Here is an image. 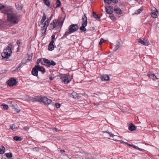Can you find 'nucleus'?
<instances>
[{
  "instance_id": "nucleus-1",
  "label": "nucleus",
  "mask_w": 159,
  "mask_h": 159,
  "mask_svg": "<svg viewBox=\"0 0 159 159\" xmlns=\"http://www.w3.org/2000/svg\"><path fill=\"white\" fill-rule=\"evenodd\" d=\"M4 14H7V19L8 21L12 24L15 25L17 24L20 21L19 17L16 14L12 13H8L5 11L3 12Z\"/></svg>"
},
{
  "instance_id": "nucleus-2",
  "label": "nucleus",
  "mask_w": 159,
  "mask_h": 159,
  "mask_svg": "<svg viewBox=\"0 0 159 159\" xmlns=\"http://www.w3.org/2000/svg\"><path fill=\"white\" fill-rule=\"evenodd\" d=\"M46 19V16L44 13H43L42 18L40 21L39 24V25L42 28H43V30L44 29L46 30L48 25L50 23L51 19L48 18L46 21L44 22L45 20ZM41 30H43L42 29Z\"/></svg>"
},
{
  "instance_id": "nucleus-3",
  "label": "nucleus",
  "mask_w": 159,
  "mask_h": 159,
  "mask_svg": "<svg viewBox=\"0 0 159 159\" xmlns=\"http://www.w3.org/2000/svg\"><path fill=\"white\" fill-rule=\"evenodd\" d=\"M11 53L12 51L11 48L8 46L6 49H4V52L2 53V55L3 58H8L11 56Z\"/></svg>"
},
{
  "instance_id": "nucleus-4",
  "label": "nucleus",
  "mask_w": 159,
  "mask_h": 159,
  "mask_svg": "<svg viewBox=\"0 0 159 159\" xmlns=\"http://www.w3.org/2000/svg\"><path fill=\"white\" fill-rule=\"evenodd\" d=\"M64 22V20L62 21V23L59 25V27L61 29V27L63 23ZM59 23L58 22V20H54L52 22L49 26V30H51L54 29L55 27L57 26H59Z\"/></svg>"
},
{
  "instance_id": "nucleus-5",
  "label": "nucleus",
  "mask_w": 159,
  "mask_h": 159,
  "mask_svg": "<svg viewBox=\"0 0 159 159\" xmlns=\"http://www.w3.org/2000/svg\"><path fill=\"white\" fill-rule=\"evenodd\" d=\"M82 25L80 28V30H86L85 27L87 24V17L85 14H84V16L82 17Z\"/></svg>"
},
{
  "instance_id": "nucleus-6",
  "label": "nucleus",
  "mask_w": 159,
  "mask_h": 159,
  "mask_svg": "<svg viewBox=\"0 0 159 159\" xmlns=\"http://www.w3.org/2000/svg\"><path fill=\"white\" fill-rule=\"evenodd\" d=\"M62 81L65 84H67L71 80L69 75H64L62 76L61 78Z\"/></svg>"
},
{
  "instance_id": "nucleus-7",
  "label": "nucleus",
  "mask_w": 159,
  "mask_h": 159,
  "mask_svg": "<svg viewBox=\"0 0 159 159\" xmlns=\"http://www.w3.org/2000/svg\"><path fill=\"white\" fill-rule=\"evenodd\" d=\"M16 83L17 82L16 79L13 78H12L7 81L8 84L11 86H13L16 85Z\"/></svg>"
},
{
  "instance_id": "nucleus-8",
  "label": "nucleus",
  "mask_w": 159,
  "mask_h": 159,
  "mask_svg": "<svg viewBox=\"0 0 159 159\" xmlns=\"http://www.w3.org/2000/svg\"><path fill=\"white\" fill-rule=\"evenodd\" d=\"M40 100L43 102L45 104L48 105L52 102V100L46 97H42L40 98Z\"/></svg>"
},
{
  "instance_id": "nucleus-9",
  "label": "nucleus",
  "mask_w": 159,
  "mask_h": 159,
  "mask_svg": "<svg viewBox=\"0 0 159 159\" xmlns=\"http://www.w3.org/2000/svg\"><path fill=\"white\" fill-rule=\"evenodd\" d=\"M38 70L37 66H35L32 70V74L34 76H37L38 75Z\"/></svg>"
},
{
  "instance_id": "nucleus-10",
  "label": "nucleus",
  "mask_w": 159,
  "mask_h": 159,
  "mask_svg": "<svg viewBox=\"0 0 159 159\" xmlns=\"http://www.w3.org/2000/svg\"><path fill=\"white\" fill-rule=\"evenodd\" d=\"M79 26L77 24H72L69 27L68 30H78Z\"/></svg>"
},
{
  "instance_id": "nucleus-11",
  "label": "nucleus",
  "mask_w": 159,
  "mask_h": 159,
  "mask_svg": "<svg viewBox=\"0 0 159 159\" xmlns=\"http://www.w3.org/2000/svg\"><path fill=\"white\" fill-rule=\"evenodd\" d=\"M138 42L142 44L144 46H148L149 44V42L148 40H146L145 41L141 39H138Z\"/></svg>"
},
{
  "instance_id": "nucleus-12",
  "label": "nucleus",
  "mask_w": 159,
  "mask_h": 159,
  "mask_svg": "<svg viewBox=\"0 0 159 159\" xmlns=\"http://www.w3.org/2000/svg\"><path fill=\"white\" fill-rule=\"evenodd\" d=\"M54 41H51L50 43L48 46V49L49 50L52 51L55 48V46L53 44L54 43Z\"/></svg>"
},
{
  "instance_id": "nucleus-13",
  "label": "nucleus",
  "mask_w": 159,
  "mask_h": 159,
  "mask_svg": "<svg viewBox=\"0 0 159 159\" xmlns=\"http://www.w3.org/2000/svg\"><path fill=\"white\" fill-rule=\"evenodd\" d=\"M106 12L108 14H112L113 12V8L110 6H106Z\"/></svg>"
},
{
  "instance_id": "nucleus-14",
  "label": "nucleus",
  "mask_w": 159,
  "mask_h": 159,
  "mask_svg": "<svg viewBox=\"0 0 159 159\" xmlns=\"http://www.w3.org/2000/svg\"><path fill=\"white\" fill-rule=\"evenodd\" d=\"M114 11L118 15H121L122 14V11L121 9L118 7H115L114 8Z\"/></svg>"
},
{
  "instance_id": "nucleus-15",
  "label": "nucleus",
  "mask_w": 159,
  "mask_h": 159,
  "mask_svg": "<svg viewBox=\"0 0 159 159\" xmlns=\"http://www.w3.org/2000/svg\"><path fill=\"white\" fill-rule=\"evenodd\" d=\"M7 21H1L0 22V29L8 26Z\"/></svg>"
},
{
  "instance_id": "nucleus-16",
  "label": "nucleus",
  "mask_w": 159,
  "mask_h": 159,
  "mask_svg": "<svg viewBox=\"0 0 159 159\" xmlns=\"http://www.w3.org/2000/svg\"><path fill=\"white\" fill-rule=\"evenodd\" d=\"M38 71L39 70L42 72L43 74H44L45 72V69L43 67L40 66L39 65H37Z\"/></svg>"
},
{
  "instance_id": "nucleus-17",
  "label": "nucleus",
  "mask_w": 159,
  "mask_h": 159,
  "mask_svg": "<svg viewBox=\"0 0 159 159\" xmlns=\"http://www.w3.org/2000/svg\"><path fill=\"white\" fill-rule=\"evenodd\" d=\"M128 129L130 131H134L136 129L135 126L133 124L130 123Z\"/></svg>"
},
{
  "instance_id": "nucleus-18",
  "label": "nucleus",
  "mask_w": 159,
  "mask_h": 159,
  "mask_svg": "<svg viewBox=\"0 0 159 159\" xmlns=\"http://www.w3.org/2000/svg\"><path fill=\"white\" fill-rule=\"evenodd\" d=\"M43 61L45 63V64H44V65H45L46 66H50V61H49L47 59L43 58Z\"/></svg>"
},
{
  "instance_id": "nucleus-19",
  "label": "nucleus",
  "mask_w": 159,
  "mask_h": 159,
  "mask_svg": "<svg viewBox=\"0 0 159 159\" xmlns=\"http://www.w3.org/2000/svg\"><path fill=\"white\" fill-rule=\"evenodd\" d=\"M101 80L102 81H107L109 80V77L107 75H104L101 77Z\"/></svg>"
},
{
  "instance_id": "nucleus-20",
  "label": "nucleus",
  "mask_w": 159,
  "mask_h": 159,
  "mask_svg": "<svg viewBox=\"0 0 159 159\" xmlns=\"http://www.w3.org/2000/svg\"><path fill=\"white\" fill-rule=\"evenodd\" d=\"M156 11L152 12L151 15V16L153 18H157V14L158 13V11L157 9H155Z\"/></svg>"
},
{
  "instance_id": "nucleus-21",
  "label": "nucleus",
  "mask_w": 159,
  "mask_h": 159,
  "mask_svg": "<svg viewBox=\"0 0 159 159\" xmlns=\"http://www.w3.org/2000/svg\"><path fill=\"white\" fill-rule=\"evenodd\" d=\"M76 30H69V31H66L65 34L64 35L63 37H66L67 36V35L68 34H71V33L73 32L74 31H75Z\"/></svg>"
},
{
  "instance_id": "nucleus-22",
  "label": "nucleus",
  "mask_w": 159,
  "mask_h": 159,
  "mask_svg": "<svg viewBox=\"0 0 159 159\" xmlns=\"http://www.w3.org/2000/svg\"><path fill=\"white\" fill-rule=\"evenodd\" d=\"M16 6L17 9L18 10H21L23 7L22 6H21L20 4H19L18 3L16 4Z\"/></svg>"
},
{
  "instance_id": "nucleus-23",
  "label": "nucleus",
  "mask_w": 159,
  "mask_h": 159,
  "mask_svg": "<svg viewBox=\"0 0 159 159\" xmlns=\"http://www.w3.org/2000/svg\"><path fill=\"white\" fill-rule=\"evenodd\" d=\"M14 139L15 141H21L22 140V138L20 137L15 136L13 138Z\"/></svg>"
},
{
  "instance_id": "nucleus-24",
  "label": "nucleus",
  "mask_w": 159,
  "mask_h": 159,
  "mask_svg": "<svg viewBox=\"0 0 159 159\" xmlns=\"http://www.w3.org/2000/svg\"><path fill=\"white\" fill-rule=\"evenodd\" d=\"M10 128L14 131H15L18 129L17 127H16L15 124H13L12 126H11Z\"/></svg>"
},
{
  "instance_id": "nucleus-25",
  "label": "nucleus",
  "mask_w": 159,
  "mask_h": 159,
  "mask_svg": "<svg viewBox=\"0 0 159 159\" xmlns=\"http://www.w3.org/2000/svg\"><path fill=\"white\" fill-rule=\"evenodd\" d=\"M71 97L73 98H76L78 97L77 94L75 92H73L71 93Z\"/></svg>"
},
{
  "instance_id": "nucleus-26",
  "label": "nucleus",
  "mask_w": 159,
  "mask_h": 159,
  "mask_svg": "<svg viewBox=\"0 0 159 159\" xmlns=\"http://www.w3.org/2000/svg\"><path fill=\"white\" fill-rule=\"evenodd\" d=\"M5 149L4 147L2 146V148H0V154H3L5 152Z\"/></svg>"
},
{
  "instance_id": "nucleus-27",
  "label": "nucleus",
  "mask_w": 159,
  "mask_h": 159,
  "mask_svg": "<svg viewBox=\"0 0 159 159\" xmlns=\"http://www.w3.org/2000/svg\"><path fill=\"white\" fill-rule=\"evenodd\" d=\"M87 157L85 159H96L93 156L89 154H88L87 155Z\"/></svg>"
},
{
  "instance_id": "nucleus-28",
  "label": "nucleus",
  "mask_w": 159,
  "mask_h": 159,
  "mask_svg": "<svg viewBox=\"0 0 159 159\" xmlns=\"http://www.w3.org/2000/svg\"><path fill=\"white\" fill-rule=\"evenodd\" d=\"M56 0V7H59L61 4V2L60 1V0Z\"/></svg>"
},
{
  "instance_id": "nucleus-29",
  "label": "nucleus",
  "mask_w": 159,
  "mask_h": 159,
  "mask_svg": "<svg viewBox=\"0 0 159 159\" xmlns=\"http://www.w3.org/2000/svg\"><path fill=\"white\" fill-rule=\"evenodd\" d=\"M143 9L142 8H141L140 9H138L135 12V14H139L141 12H142V11Z\"/></svg>"
},
{
  "instance_id": "nucleus-30",
  "label": "nucleus",
  "mask_w": 159,
  "mask_h": 159,
  "mask_svg": "<svg viewBox=\"0 0 159 159\" xmlns=\"http://www.w3.org/2000/svg\"><path fill=\"white\" fill-rule=\"evenodd\" d=\"M130 146H132V147H133L134 148L137 149H138V150H141V151H142V150H144L143 149H140V148H139L137 146H136L134 145H129Z\"/></svg>"
},
{
  "instance_id": "nucleus-31",
  "label": "nucleus",
  "mask_w": 159,
  "mask_h": 159,
  "mask_svg": "<svg viewBox=\"0 0 159 159\" xmlns=\"http://www.w3.org/2000/svg\"><path fill=\"white\" fill-rule=\"evenodd\" d=\"M1 106L3 107V108L4 110H7L8 107V105L3 104L1 105Z\"/></svg>"
},
{
  "instance_id": "nucleus-32",
  "label": "nucleus",
  "mask_w": 159,
  "mask_h": 159,
  "mask_svg": "<svg viewBox=\"0 0 159 159\" xmlns=\"http://www.w3.org/2000/svg\"><path fill=\"white\" fill-rule=\"evenodd\" d=\"M111 14L110 15V17L111 19L113 20H116L115 16L111 14Z\"/></svg>"
},
{
  "instance_id": "nucleus-33",
  "label": "nucleus",
  "mask_w": 159,
  "mask_h": 159,
  "mask_svg": "<svg viewBox=\"0 0 159 159\" xmlns=\"http://www.w3.org/2000/svg\"><path fill=\"white\" fill-rule=\"evenodd\" d=\"M149 77L150 78H152V79L157 78L156 76L154 74L151 73V74H149Z\"/></svg>"
},
{
  "instance_id": "nucleus-34",
  "label": "nucleus",
  "mask_w": 159,
  "mask_h": 159,
  "mask_svg": "<svg viewBox=\"0 0 159 159\" xmlns=\"http://www.w3.org/2000/svg\"><path fill=\"white\" fill-rule=\"evenodd\" d=\"M105 3L109 4L111 3L112 0H104Z\"/></svg>"
},
{
  "instance_id": "nucleus-35",
  "label": "nucleus",
  "mask_w": 159,
  "mask_h": 159,
  "mask_svg": "<svg viewBox=\"0 0 159 159\" xmlns=\"http://www.w3.org/2000/svg\"><path fill=\"white\" fill-rule=\"evenodd\" d=\"M6 156L7 157L11 158L12 157V155L11 153H8L6 154Z\"/></svg>"
},
{
  "instance_id": "nucleus-36",
  "label": "nucleus",
  "mask_w": 159,
  "mask_h": 159,
  "mask_svg": "<svg viewBox=\"0 0 159 159\" xmlns=\"http://www.w3.org/2000/svg\"><path fill=\"white\" fill-rule=\"evenodd\" d=\"M119 48V43H118L116 45L115 48L113 50V51H116V50H117Z\"/></svg>"
},
{
  "instance_id": "nucleus-37",
  "label": "nucleus",
  "mask_w": 159,
  "mask_h": 159,
  "mask_svg": "<svg viewBox=\"0 0 159 159\" xmlns=\"http://www.w3.org/2000/svg\"><path fill=\"white\" fill-rule=\"evenodd\" d=\"M5 6L4 5H2V4L0 3V10H1L4 9L5 8Z\"/></svg>"
},
{
  "instance_id": "nucleus-38",
  "label": "nucleus",
  "mask_w": 159,
  "mask_h": 159,
  "mask_svg": "<svg viewBox=\"0 0 159 159\" xmlns=\"http://www.w3.org/2000/svg\"><path fill=\"white\" fill-rule=\"evenodd\" d=\"M56 64V62H54L52 60L51 62H50V66L51 65L53 66H55Z\"/></svg>"
},
{
  "instance_id": "nucleus-39",
  "label": "nucleus",
  "mask_w": 159,
  "mask_h": 159,
  "mask_svg": "<svg viewBox=\"0 0 159 159\" xmlns=\"http://www.w3.org/2000/svg\"><path fill=\"white\" fill-rule=\"evenodd\" d=\"M93 16L95 18H99V17L98 16V15L97 14L93 12Z\"/></svg>"
},
{
  "instance_id": "nucleus-40",
  "label": "nucleus",
  "mask_w": 159,
  "mask_h": 159,
  "mask_svg": "<svg viewBox=\"0 0 159 159\" xmlns=\"http://www.w3.org/2000/svg\"><path fill=\"white\" fill-rule=\"evenodd\" d=\"M16 43L18 45V48H19L20 45L21 44V41L20 40H18L17 41Z\"/></svg>"
},
{
  "instance_id": "nucleus-41",
  "label": "nucleus",
  "mask_w": 159,
  "mask_h": 159,
  "mask_svg": "<svg viewBox=\"0 0 159 159\" xmlns=\"http://www.w3.org/2000/svg\"><path fill=\"white\" fill-rule=\"evenodd\" d=\"M104 40L102 38L100 40V41L99 43V44L100 45H101L104 42Z\"/></svg>"
},
{
  "instance_id": "nucleus-42",
  "label": "nucleus",
  "mask_w": 159,
  "mask_h": 159,
  "mask_svg": "<svg viewBox=\"0 0 159 159\" xmlns=\"http://www.w3.org/2000/svg\"><path fill=\"white\" fill-rule=\"evenodd\" d=\"M55 106L56 108H58L60 107V105L59 103H57L55 104Z\"/></svg>"
},
{
  "instance_id": "nucleus-43",
  "label": "nucleus",
  "mask_w": 159,
  "mask_h": 159,
  "mask_svg": "<svg viewBox=\"0 0 159 159\" xmlns=\"http://www.w3.org/2000/svg\"><path fill=\"white\" fill-rule=\"evenodd\" d=\"M41 59H38L37 61V65H39V64L40 62Z\"/></svg>"
},
{
  "instance_id": "nucleus-44",
  "label": "nucleus",
  "mask_w": 159,
  "mask_h": 159,
  "mask_svg": "<svg viewBox=\"0 0 159 159\" xmlns=\"http://www.w3.org/2000/svg\"><path fill=\"white\" fill-rule=\"evenodd\" d=\"M108 134H109V135H110V137H113V136H115V135H114L113 134L111 133H108Z\"/></svg>"
},
{
  "instance_id": "nucleus-45",
  "label": "nucleus",
  "mask_w": 159,
  "mask_h": 159,
  "mask_svg": "<svg viewBox=\"0 0 159 159\" xmlns=\"http://www.w3.org/2000/svg\"><path fill=\"white\" fill-rule=\"evenodd\" d=\"M112 2L115 3H116L118 2V0H112Z\"/></svg>"
},
{
  "instance_id": "nucleus-46",
  "label": "nucleus",
  "mask_w": 159,
  "mask_h": 159,
  "mask_svg": "<svg viewBox=\"0 0 159 159\" xmlns=\"http://www.w3.org/2000/svg\"><path fill=\"white\" fill-rule=\"evenodd\" d=\"M38 148H37L35 147L33 148L32 149V150L34 151H38L39 150L37 149Z\"/></svg>"
},
{
  "instance_id": "nucleus-47",
  "label": "nucleus",
  "mask_w": 159,
  "mask_h": 159,
  "mask_svg": "<svg viewBox=\"0 0 159 159\" xmlns=\"http://www.w3.org/2000/svg\"><path fill=\"white\" fill-rule=\"evenodd\" d=\"M55 38V35H52V40L51 41H54V39Z\"/></svg>"
},
{
  "instance_id": "nucleus-48",
  "label": "nucleus",
  "mask_w": 159,
  "mask_h": 159,
  "mask_svg": "<svg viewBox=\"0 0 159 159\" xmlns=\"http://www.w3.org/2000/svg\"><path fill=\"white\" fill-rule=\"evenodd\" d=\"M29 128L28 127H24V129L25 130H28Z\"/></svg>"
},
{
  "instance_id": "nucleus-49",
  "label": "nucleus",
  "mask_w": 159,
  "mask_h": 159,
  "mask_svg": "<svg viewBox=\"0 0 159 159\" xmlns=\"http://www.w3.org/2000/svg\"><path fill=\"white\" fill-rule=\"evenodd\" d=\"M53 129L54 130H55L56 131H60V130H58V129H57L56 128H53Z\"/></svg>"
},
{
  "instance_id": "nucleus-50",
  "label": "nucleus",
  "mask_w": 159,
  "mask_h": 159,
  "mask_svg": "<svg viewBox=\"0 0 159 159\" xmlns=\"http://www.w3.org/2000/svg\"><path fill=\"white\" fill-rule=\"evenodd\" d=\"M2 10H3V11H2L3 13H4L3 12H5V11H7L8 13V11H7L6 10V9H5V8H4V9H3Z\"/></svg>"
},
{
  "instance_id": "nucleus-51",
  "label": "nucleus",
  "mask_w": 159,
  "mask_h": 159,
  "mask_svg": "<svg viewBox=\"0 0 159 159\" xmlns=\"http://www.w3.org/2000/svg\"><path fill=\"white\" fill-rule=\"evenodd\" d=\"M119 142H120L121 143H123L124 142L122 141H119Z\"/></svg>"
},
{
  "instance_id": "nucleus-52",
  "label": "nucleus",
  "mask_w": 159,
  "mask_h": 159,
  "mask_svg": "<svg viewBox=\"0 0 159 159\" xmlns=\"http://www.w3.org/2000/svg\"><path fill=\"white\" fill-rule=\"evenodd\" d=\"M50 79L51 80H52V77H50Z\"/></svg>"
},
{
  "instance_id": "nucleus-53",
  "label": "nucleus",
  "mask_w": 159,
  "mask_h": 159,
  "mask_svg": "<svg viewBox=\"0 0 159 159\" xmlns=\"http://www.w3.org/2000/svg\"><path fill=\"white\" fill-rule=\"evenodd\" d=\"M61 152H65V151L64 150H61L60 151Z\"/></svg>"
},
{
  "instance_id": "nucleus-54",
  "label": "nucleus",
  "mask_w": 159,
  "mask_h": 159,
  "mask_svg": "<svg viewBox=\"0 0 159 159\" xmlns=\"http://www.w3.org/2000/svg\"><path fill=\"white\" fill-rule=\"evenodd\" d=\"M16 111L17 112V113H18L20 111V110H19V111Z\"/></svg>"
},
{
  "instance_id": "nucleus-55",
  "label": "nucleus",
  "mask_w": 159,
  "mask_h": 159,
  "mask_svg": "<svg viewBox=\"0 0 159 159\" xmlns=\"http://www.w3.org/2000/svg\"><path fill=\"white\" fill-rule=\"evenodd\" d=\"M82 31L81 32H84L86 30H81Z\"/></svg>"
},
{
  "instance_id": "nucleus-56",
  "label": "nucleus",
  "mask_w": 159,
  "mask_h": 159,
  "mask_svg": "<svg viewBox=\"0 0 159 159\" xmlns=\"http://www.w3.org/2000/svg\"><path fill=\"white\" fill-rule=\"evenodd\" d=\"M19 48H18V49H17L18 52H19Z\"/></svg>"
},
{
  "instance_id": "nucleus-57",
  "label": "nucleus",
  "mask_w": 159,
  "mask_h": 159,
  "mask_svg": "<svg viewBox=\"0 0 159 159\" xmlns=\"http://www.w3.org/2000/svg\"><path fill=\"white\" fill-rule=\"evenodd\" d=\"M115 141H117V140H115Z\"/></svg>"
}]
</instances>
